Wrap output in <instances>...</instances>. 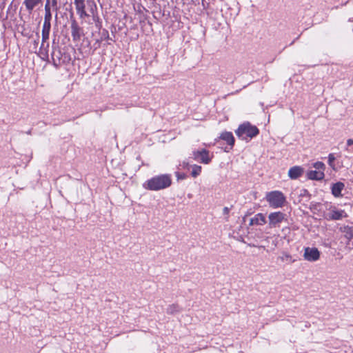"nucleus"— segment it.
I'll return each mask as SVG.
<instances>
[{
    "mask_svg": "<svg viewBox=\"0 0 353 353\" xmlns=\"http://www.w3.org/2000/svg\"><path fill=\"white\" fill-rule=\"evenodd\" d=\"M339 230L344 234V237L347 240V247L350 250L353 249V228L343 225L340 227Z\"/></svg>",
    "mask_w": 353,
    "mask_h": 353,
    "instance_id": "423d86ee",
    "label": "nucleus"
},
{
    "mask_svg": "<svg viewBox=\"0 0 353 353\" xmlns=\"http://www.w3.org/2000/svg\"><path fill=\"white\" fill-rule=\"evenodd\" d=\"M229 212H230V208H228V207H224L223 209V214L224 215L228 216Z\"/></svg>",
    "mask_w": 353,
    "mask_h": 353,
    "instance_id": "b1692460",
    "label": "nucleus"
},
{
    "mask_svg": "<svg viewBox=\"0 0 353 353\" xmlns=\"http://www.w3.org/2000/svg\"><path fill=\"white\" fill-rule=\"evenodd\" d=\"M303 172L304 169L302 167L299 165L293 166L288 170V176L291 179L294 180L302 176Z\"/></svg>",
    "mask_w": 353,
    "mask_h": 353,
    "instance_id": "9d476101",
    "label": "nucleus"
},
{
    "mask_svg": "<svg viewBox=\"0 0 353 353\" xmlns=\"http://www.w3.org/2000/svg\"><path fill=\"white\" fill-rule=\"evenodd\" d=\"M176 176H177L178 179H185L186 175L185 174L177 173Z\"/></svg>",
    "mask_w": 353,
    "mask_h": 353,
    "instance_id": "393cba45",
    "label": "nucleus"
},
{
    "mask_svg": "<svg viewBox=\"0 0 353 353\" xmlns=\"http://www.w3.org/2000/svg\"><path fill=\"white\" fill-rule=\"evenodd\" d=\"M201 172V167L200 165H194L192 167V170L191 174L193 177H196L200 174Z\"/></svg>",
    "mask_w": 353,
    "mask_h": 353,
    "instance_id": "6ab92c4d",
    "label": "nucleus"
},
{
    "mask_svg": "<svg viewBox=\"0 0 353 353\" xmlns=\"http://www.w3.org/2000/svg\"><path fill=\"white\" fill-rule=\"evenodd\" d=\"M265 223H266V219H265V216L261 213H259L250 220L249 225H263Z\"/></svg>",
    "mask_w": 353,
    "mask_h": 353,
    "instance_id": "f8f14e48",
    "label": "nucleus"
},
{
    "mask_svg": "<svg viewBox=\"0 0 353 353\" xmlns=\"http://www.w3.org/2000/svg\"><path fill=\"white\" fill-rule=\"evenodd\" d=\"M45 4L52 6V10H54L55 12H57L59 10L58 0H46Z\"/></svg>",
    "mask_w": 353,
    "mask_h": 353,
    "instance_id": "a211bd4d",
    "label": "nucleus"
},
{
    "mask_svg": "<svg viewBox=\"0 0 353 353\" xmlns=\"http://www.w3.org/2000/svg\"><path fill=\"white\" fill-rule=\"evenodd\" d=\"M50 21H44L42 28V33H50Z\"/></svg>",
    "mask_w": 353,
    "mask_h": 353,
    "instance_id": "aec40b11",
    "label": "nucleus"
},
{
    "mask_svg": "<svg viewBox=\"0 0 353 353\" xmlns=\"http://www.w3.org/2000/svg\"><path fill=\"white\" fill-rule=\"evenodd\" d=\"M235 133L242 139H245L247 137L252 139L258 135L259 130L255 125H252L249 122H245L239 126Z\"/></svg>",
    "mask_w": 353,
    "mask_h": 353,
    "instance_id": "f03ea898",
    "label": "nucleus"
},
{
    "mask_svg": "<svg viewBox=\"0 0 353 353\" xmlns=\"http://www.w3.org/2000/svg\"><path fill=\"white\" fill-rule=\"evenodd\" d=\"M172 184L171 176L169 174H161L148 180L143 187L150 190L158 191L170 187Z\"/></svg>",
    "mask_w": 353,
    "mask_h": 353,
    "instance_id": "f257e3e1",
    "label": "nucleus"
},
{
    "mask_svg": "<svg viewBox=\"0 0 353 353\" xmlns=\"http://www.w3.org/2000/svg\"><path fill=\"white\" fill-rule=\"evenodd\" d=\"M345 185L342 182H337L332 185V194L335 197L342 196L341 192L344 189Z\"/></svg>",
    "mask_w": 353,
    "mask_h": 353,
    "instance_id": "ddd939ff",
    "label": "nucleus"
},
{
    "mask_svg": "<svg viewBox=\"0 0 353 353\" xmlns=\"http://www.w3.org/2000/svg\"><path fill=\"white\" fill-rule=\"evenodd\" d=\"M328 216L329 219L332 220H340L344 217H347V215L344 210L333 209L329 212Z\"/></svg>",
    "mask_w": 353,
    "mask_h": 353,
    "instance_id": "9b49d317",
    "label": "nucleus"
},
{
    "mask_svg": "<svg viewBox=\"0 0 353 353\" xmlns=\"http://www.w3.org/2000/svg\"><path fill=\"white\" fill-rule=\"evenodd\" d=\"M71 32L74 40H78L81 37V28L76 23H72L71 26Z\"/></svg>",
    "mask_w": 353,
    "mask_h": 353,
    "instance_id": "dca6fc26",
    "label": "nucleus"
},
{
    "mask_svg": "<svg viewBox=\"0 0 353 353\" xmlns=\"http://www.w3.org/2000/svg\"><path fill=\"white\" fill-rule=\"evenodd\" d=\"M41 2V0H24L23 5L29 12H32Z\"/></svg>",
    "mask_w": 353,
    "mask_h": 353,
    "instance_id": "4468645a",
    "label": "nucleus"
},
{
    "mask_svg": "<svg viewBox=\"0 0 353 353\" xmlns=\"http://www.w3.org/2000/svg\"><path fill=\"white\" fill-rule=\"evenodd\" d=\"M220 139L225 141L228 144L233 146L234 144V138L230 132H223L220 135Z\"/></svg>",
    "mask_w": 353,
    "mask_h": 353,
    "instance_id": "2eb2a0df",
    "label": "nucleus"
},
{
    "mask_svg": "<svg viewBox=\"0 0 353 353\" xmlns=\"http://www.w3.org/2000/svg\"><path fill=\"white\" fill-rule=\"evenodd\" d=\"M45 16L44 21H50L52 19L51 10H52V6L45 4Z\"/></svg>",
    "mask_w": 353,
    "mask_h": 353,
    "instance_id": "f3484780",
    "label": "nucleus"
},
{
    "mask_svg": "<svg viewBox=\"0 0 353 353\" xmlns=\"http://www.w3.org/2000/svg\"><path fill=\"white\" fill-rule=\"evenodd\" d=\"M321 256V252L314 247H306L304 248L303 259L309 262L317 261Z\"/></svg>",
    "mask_w": 353,
    "mask_h": 353,
    "instance_id": "39448f33",
    "label": "nucleus"
},
{
    "mask_svg": "<svg viewBox=\"0 0 353 353\" xmlns=\"http://www.w3.org/2000/svg\"><path fill=\"white\" fill-rule=\"evenodd\" d=\"M174 305H171V307H170L169 310H170L172 307H174Z\"/></svg>",
    "mask_w": 353,
    "mask_h": 353,
    "instance_id": "bb28decb",
    "label": "nucleus"
},
{
    "mask_svg": "<svg viewBox=\"0 0 353 353\" xmlns=\"http://www.w3.org/2000/svg\"><path fill=\"white\" fill-rule=\"evenodd\" d=\"M335 161V157L333 154H330L328 155V164L330 166H331L333 169H334V161Z\"/></svg>",
    "mask_w": 353,
    "mask_h": 353,
    "instance_id": "412c9836",
    "label": "nucleus"
},
{
    "mask_svg": "<svg viewBox=\"0 0 353 353\" xmlns=\"http://www.w3.org/2000/svg\"><path fill=\"white\" fill-rule=\"evenodd\" d=\"M193 157L194 160L200 161L201 163L204 164H208L211 161V158L209 157V152L205 149L194 151Z\"/></svg>",
    "mask_w": 353,
    "mask_h": 353,
    "instance_id": "6e6552de",
    "label": "nucleus"
},
{
    "mask_svg": "<svg viewBox=\"0 0 353 353\" xmlns=\"http://www.w3.org/2000/svg\"><path fill=\"white\" fill-rule=\"evenodd\" d=\"M347 145L348 146H350V145H353V139H347Z\"/></svg>",
    "mask_w": 353,
    "mask_h": 353,
    "instance_id": "a878e982",
    "label": "nucleus"
},
{
    "mask_svg": "<svg viewBox=\"0 0 353 353\" xmlns=\"http://www.w3.org/2000/svg\"><path fill=\"white\" fill-rule=\"evenodd\" d=\"M285 219V214L281 212H272L268 216L269 227L270 228L276 227Z\"/></svg>",
    "mask_w": 353,
    "mask_h": 353,
    "instance_id": "0eeeda50",
    "label": "nucleus"
},
{
    "mask_svg": "<svg viewBox=\"0 0 353 353\" xmlns=\"http://www.w3.org/2000/svg\"><path fill=\"white\" fill-rule=\"evenodd\" d=\"M314 170H310L307 172V177L311 180H322L324 176L325 165L323 162L317 161L313 164Z\"/></svg>",
    "mask_w": 353,
    "mask_h": 353,
    "instance_id": "20e7f679",
    "label": "nucleus"
},
{
    "mask_svg": "<svg viewBox=\"0 0 353 353\" xmlns=\"http://www.w3.org/2000/svg\"><path fill=\"white\" fill-rule=\"evenodd\" d=\"M50 33H42V46L49 39Z\"/></svg>",
    "mask_w": 353,
    "mask_h": 353,
    "instance_id": "4be33fe9",
    "label": "nucleus"
},
{
    "mask_svg": "<svg viewBox=\"0 0 353 353\" xmlns=\"http://www.w3.org/2000/svg\"><path fill=\"white\" fill-rule=\"evenodd\" d=\"M265 199L269 205L272 208H279L283 206L285 203V196L280 191H272L265 195Z\"/></svg>",
    "mask_w": 353,
    "mask_h": 353,
    "instance_id": "7ed1b4c3",
    "label": "nucleus"
},
{
    "mask_svg": "<svg viewBox=\"0 0 353 353\" xmlns=\"http://www.w3.org/2000/svg\"><path fill=\"white\" fill-rule=\"evenodd\" d=\"M74 3L77 12L81 19H85L88 17V14L85 11V0H74Z\"/></svg>",
    "mask_w": 353,
    "mask_h": 353,
    "instance_id": "1a4fd4ad",
    "label": "nucleus"
},
{
    "mask_svg": "<svg viewBox=\"0 0 353 353\" xmlns=\"http://www.w3.org/2000/svg\"><path fill=\"white\" fill-rule=\"evenodd\" d=\"M291 258H292V256L290 254L284 253L281 259L283 261H284V260H290Z\"/></svg>",
    "mask_w": 353,
    "mask_h": 353,
    "instance_id": "5701e85b",
    "label": "nucleus"
}]
</instances>
